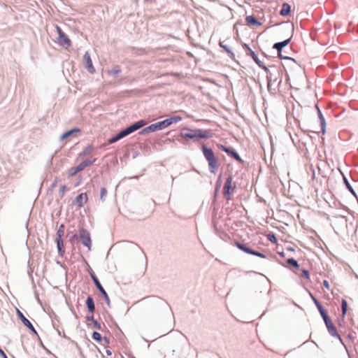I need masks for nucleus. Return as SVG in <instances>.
Listing matches in <instances>:
<instances>
[{
    "label": "nucleus",
    "mask_w": 358,
    "mask_h": 358,
    "mask_svg": "<svg viewBox=\"0 0 358 358\" xmlns=\"http://www.w3.org/2000/svg\"><path fill=\"white\" fill-rule=\"evenodd\" d=\"M96 161V159H94L93 160H87L82 162L79 165L75 167H72L69 170V175L70 177L74 176L76 173L78 172L83 171L85 167L92 165L94 162Z\"/></svg>",
    "instance_id": "39448f33"
},
{
    "label": "nucleus",
    "mask_w": 358,
    "mask_h": 358,
    "mask_svg": "<svg viewBox=\"0 0 358 358\" xmlns=\"http://www.w3.org/2000/svg\"><path fill=\"white\" fill-rule=\"evenodd\" d=\"M79 130L78 129H72L71 131H66V133H64L63 135H62V138H67L68 136H71L74 131H78Z\"/></svg>",
    "instance_id": "c756f323"
},
{
    "label": "nucleus",
    "mask_w": 358,
    "mask_h": 358,
    "mask_svg": "<svg viewBox=\"0 0 358 358\" xmlns=\"http://www.w3.org/2000/svg\"><path fill=\"white\" fill-rule=\"evenodd\" d=\"M0 357L2 358H8L4 352L0 348Z\"/></svg>",
    "instance_id": "4c0bfd02"
},
{
    "label": "nucleus",
    "mask_w": 358,
    "mask_h": 358,
    "mask_svg": "<svg viewBox=\"0 0 358 358\" xmlns=\"http://www.w3.org/2000/svg\"><path fill=\"white\" fill-rule=\"evenodd\" d=\"M106 195H107V190H106V189L105 187L101 188V190H100V199L102 201H105Z\"/></svg>",
    "instance_id": "393cba45"
},
{
    "label": "nucleus",
    "mask_w": 358,
    "mask_h": 358,
    "mask_svg": "<svg viewBox=\"0 0 358 358\" xmlns=\"http://www.w3.org/2000/svg\"><path fill=\"white\" fill-rule=\"evenodd\" d=\"M86 305H87L88 310L90 313H93L95 310V306H94V300L92 296H89L87 297V301H86Z\"/></svg>",
    "instance_id": "6ab92c4d"
},
{
    "label": "nucleus",
    "mask_w": 358,
    "mask_h": 358,
    "mask_svg": "<svg viewBox=\"0 0 358 358\" xmlns=\"http://www.w3.org/2000/svg\"><path fill=\"white\" fill-rule=\"evenodd\" d=\"M291 10V6L287 3H285L282 6V8L280 10V14L282 16H285L289 14Z\"/></svg>",
    "instance_id": "aec40b11"
},
{
    "label": "nucleus",
    "mask_w": 358,
    "mask_h": 358,
    "mask_svg": "<svg viewBox=\"0 0 358 358\" xmlns=\"http://www.w3.org/2000/svg\"><path fill=\"white\" fill-rule=\"evenodd\" d=\"M317 308L319 312H322V311L324 310L322 306L321 305V303L320 305L317 306Z\"/></svg>",
    "instance_id": "58836bf2"
},
{
    "label": "nucleus",
    "mask_w": 358,
    "mask_h": 358,
    "mask_svg": "<svg viewBox=\"0 0 358 358\" xmlns=\"http://www.w3.org/2000/svg\"><path fill=\"white\" fill-rule=\"evenodd\" d=\"M245 22L247 24L250 26H260L262 24L253 15L247 16Z\"/></svg>",
    "instance_id": "f3484780"
},
{
    "label": "nucleus",
    "mask_w": 358,
    "mask_h": 358,
    "mask_svg": "<svg viewBox=\"0 0 358 358\" xmlns=\"http://www.w3.org/2000/svg\"><path fill=\"white\" fill-rule=\"evenodd\" d=\"M289 41H290V38H288V39L285 40L282 42H279V43H276L274 44L273 48L276 49L278 50L279 57H280L282 58H287V57H283L281 55V51H282V49L283 47H285L289 44Z\"/></svg>",
    "instance_id": "4468645a"
},
{
    "label": "nucleus",
    "mask_w": 358,
    "mask_h": 358,
    "mask_svg": "<svg viewBox=\"0 0 358 358\" xmlns=\"http://www.w3.org/2000/svg\"><path fill=\"white\" fill-rule=\"evenodd\" d=\"M157 123L158 124L159 129H162L164 128L169 127L171 124V120L166 119Z\"/></svg>",
    "instance_id": "412c9836"
},
{
    "label": "nucleus",
    "mask_w": 358,
    "mask_h": 358,
    "mask_svg": "<svg viewBox=\"0 0 358 358\" xmlns=\"http://www.w3.org/2000/svg\"><path fill=\"white\" fill-rule=\"evenodd\" d=\"M169 120H171V123H172V122H178L182 120V118L179 116H177V117H171Z\"/></svg>",
    "instance_id": "2f4dec72"
},
{
    "label": "nucleus",
    "mask_w": 358,
    "mask_h": 358,
    "mask_svg": "<svg viewBox=\"0 0 358 358\" xmlns=\"http://www.w3.org/2000/svg\"><path fill=\"white\" fill-rule=\"evenodd\" d=\"M157 130H159V128L158 127L157 123L152 124L150 125L148 127L144 128L141 131V134H148L150 132L155 131Z\"/></svg>",
    "instance_id": "a211bd4d"
},
{
    "label": "nucleus",
    "mask_w": 358,
    "mask_h": 358,
    "mask_svg": "<svg viewBox=\"0 0 358 358\" xmlns=\"http://www.w3.org/2000/svg\"><path fill=\"white\" fill-rule=\"evenodd\" d=\"M146 124V122L144 120H140L136 122H135L134 124L129 126V127L126 128L125 129L121 131L117 135L115 136L110 138L108 140V143L112 144L120 139L124 138V136L131 134L132 132L141 129L143 126Z\"/></svg>",
    "instance_id": "f257e3e1"
},
{
    "label": "nucleus",
    "mask_w": 358,
    "mask_h": 358,
    "mask_svg": "<svg viewBox=\"0 0 358 358\" xmlns=\"http://www.w3.org/2000/svg\"><path fill=\"white\" fill-rule=\"evenodd\" d=\"M323 285H324V287H325L327 289H329L330 286H329V282H328L327 280H324V281H323Z\"/></svg>",
    "instance_id": "c9c22d12"
},
{
    "label": "nucleus",
    "mask_w": 358,
    "mask_h": 358,
    "mask_svg": "<svg viewBox=\"0 0 358 358\" xmlns=\"http://www.w3.org/2000/svg\"><path fill=\"white\" fill-rule=\"evenodd\" d=\"M220 46L222 48L229 56L233 57L234 53L231 51V50L225 45L223 44L222 42H220Z\"/></svg>",
    "instance_id": "b1692460"
},
{
    "label": "nucleus",
    "mask_w": 358,
    "mask_h": 358,
    "mask_svg": "<svg viewBox=\"0 0 358 358\" xmlns=\"http://www.w3.org/2000/svg\"><path fill=\"white\" fill-rule=\"evenodd\" d=\"M341 307H342V314L344 316L346 314L347 308H348V303H347L346 300H345V299L342 300Z\"/></svg>",
    "instance_id": "a878e982"
},
{
    "label": "nucleus",
    "mask_w": 358,
    "mask_h": 358,
    "mask_svg": "<svg viewBox=\"0 0 358 358\" xmlns=\"http://www.w3.org/2000/svg\"><path fill=\"white\" fill-rule=\"evenodd\" d=\"M243 47L247 52L248 55L250 56L259 66H263L262 62L259 59L255 52L249 47L248 45L244 43Z\"/></svg>",
    "instance_id": "9b49d317"
},
{
    "label": "nucleus",
    "mask_w": 358,
    "mask_h": 358,
    "mask_svg": "<svg viewBox=\"0 0 358 358\" xmlns=\"http://www.w3.org/2000/svg\"><path fill=\"white\" fill-rule=\"evenodd\" d=\"M232 178L231 176L228 177L223 187V194L227 200L230 199L231 191L235 188V185L232 184Z\"/></svg>",
    "instance_id": "423d86ee"
},
{
    "label": "nucleus",
    "mask_w": 358,
    "mask_h": 358,
    "mask_svg": "<svg viewBox=\"0 0 358 358\" xmlns=\"http://www.w3.org/2000/svg\"><path fill=\"white\" fill-rule=\"evenodd\" d=\"M80 238L83 244L86 246L89 250H91L92 241L90 233L85 229H80Z\"/></svg>",
    "instance_id": "0eeeda50"
},
{
    "label": "nucleus",
    "mask_w": 358,
    "mask_h": 358,
    "mask_svg": "<svg viewBox=\"0 0 358 358\" xmlns=\"http://www.w3.org/2000/svg\"><path fill=\"white\" fill-rule=\"evenodd\" d=\"M202 151L205 158L208 161L210 172L215 173L218 169V163L213 151L210 148H208L204 145L202 148Z\"/></svg>",
    "instance_id": "7ed1b4c3"
},
{
    "label": "nucleus",
    "mask_w": 358,
    "mask_h": 358,
    "mask_svg": "<svg viewBox=\"0 0 358 358\" xmlns=\"http://www.w3.org/2000/svg\"><path fill=\"white\" fill-rule=\"evenodd\" d=\"M302 275L306 279H309V272L307 270H303L302 271Z\"/></svg>",
    "instance_id": "473e14b6"
},
{
    "label": "nucleus",
    "mask_w": 358,
    "mask_h": 358,
    "mask_svg": "<svg viewBox=\"0 0 358 358\" xmlns=\"http://www.w3.org/2000/svg\"><path fill=\"white\" fill-rule=\"evenodd\" d=\"M321 316L322 317L324 322H326L327 320H329L330 318L328 317L327 313L325 310H323L322 312H320Z\"/></svg>",
    "instance_id": "7c9ffc66"
},
{
    "label": "nucleus",
    "mask_w": 358,
    "mask_h": 358,
    "mask_svg": "<svg viewBox=\"0 0 358 358\" xmlns=\"http://www.w3.org/2000/svg\"><path fill=\"white\" fill-rule=\"evenodd\" d=\"M76 203L78 208H81L87 201V195L86 193H81L76 198Z\"/></svg>",
    "instance_id": "dca6fc26"
},
{
    "label": "nucleus",
    "mask_w": 358,
    "mask_h": 358,
    "mask_svg": "<svg viewBox=\"0 0 358 358\" xmlns=\"http://www.w3.org/2000/svg\"><path fill=\"white\" fill-rule=\"evenodd\" d=\"M56 242H57V245L58 251H59V254L61 255H62L64 253V244H63L62 238V239L56 238Z\"/></svg>",
    "instance_id": "4be33fe9"
},
{
    "label": "nucleus",
    "mask_w": 358,
    "mask_h": 358,
    "mask_svg": "<svg viewBox=\"0 0 358 358\" xmlns=\"http://www.w3.org/2000/svg\"><path fill=\"white\" fill-rule=\"evenodd\" d=\"M56 29L58 34L57 43L66 48L70 47L71 42L69 37L62 31L59 27L57 26Z\"/></svg>",
    "instance_id": "20e7f679"
},
{
    "label": "nucleus",
    "mask_w": 358,
    "mask_h": 358,
    "mask_svg": "<svg viewBox=\"0 0 358 358\" xmlns=\"http://www.w3.org/2000/svg\"><path fill=\"white\" fill-rule=\"evenodd\" d=\"M311 298L316 306L320 304V303L318 301V300L317 299H315L313 295H311Z\"/></svg>",
    "instance_id": "e433bc0d"
},
{
    "label": "nucleus",
    "mask_w": 358,
    "mask_h": 358,
    "mask_svg": "<svg viewBox=\"0 0 358 358\" xmlns=\"http://www.w3.org/2000/svg\"><path fill=\"white\" fill-rule=\"evenodd\" d=\"M93 323H94V327L96 329H101V325H100V324L96 320H93Z\"/></svg>",
    "instance_id": "f704fd0d"
},
{
    "label": "nucleus",
    "mask_w": 358,
    "mask_h": 358,
    "mask_svg": "<svg viewBox=\"0 0 358 358\" xmlns=\"http://www.w3.org/2000/svg\"><path fill=\"white\" fill-rule=\"evenodd\" d=\"M66 190V187L65 185H63L60 187L59 191H60L62 196L64 194Z\"/></svg>",
    "instance_id": "72a5a7b5"
},
{
    "label": "nucleus",
    "mask_w": 358,
    "mask_h": 358,
    "mask_svg": "<svg viewBox=\"0 0 358 358\" xmlns=\"http://www.w3.org/2000/svg\"><path fill=\"white\" fill-rule=\"evenodd\" d=\"M17 313L19 318L22 320L23 324L26 326L27 328H29L30 330L34 331V333H36L32 324L24 316V315L19 310H17Z\"/></svg>",
    "instance_id": "ddd939ff"
},
{
    "label": "nucleus",
    "mask_w": 358,
    "mask_h": 358,
    "mask_svg": "<svg viewBox=\"0 0 358 358\" xmlns=\"http://www.w3.org/2000/svg\"><path fill=\"white\" fill-rule=\"evenodd\" d=\"M132 358H136V357H132Z\"/></svg>",
    "instance_id": "79ce46f5"
},
{
    "label": "nucleus",
    "mask_w": 358,
    "mask_h": 358,
    "mask_svg": "<svg viewBox=\"0 0 358 358\" xmlns=\"http://www.w3.org/2000/svg\"><path fill=\"white\" fill-rule=\"evenodd\" d=\"M220 148L225 152L226 153L230 155L231 157H233L236 160H237L239 162H242V159L239 156V155L235 152L234 150H231V148H229L227 147H225L222 145L220 146Z\"/></svg>",
    "instance_id": "f8f14e48"
},
{
    "label": "nucleus",
    "mask_w": 358,
    "mask_h": 358,
    "mask_svg": "<svg viewBox=\"0 0 358 358\" xmlns=\"http://www.w3.org/2000/svg\"><path fill=\"white\" fill-rule=\"evenodd\" d=\"M236 245L237 246V248H238L240 250H243V252H246V253H248V254H250V255H255V256H257V257H259L261 258H266V255L261 253V252H259L257 251H255L252 249H250L248 248V247H246L245 245L239 243V242H237L236 243Z\"/></svg>",
    "instance_id": "6e6552de"
},
{
    "label": "nucleus",
    "mask_w": 358,
    "mask_h": 358,
    "mask_svg": "<svg viewBox=\"0 0 358 358\" xmlns=\"http://www.w3.org/2000/svg\"><path fill=\"white\" fill-rule=\"evenodd\" d=\"M180 136L184 138H208L210 137V132L202 129H184L180 131Z\"/></svg>",
    "instance_id": "f03ea898"
},
{
    "label": "nucleus",
    "mask_w": 358,
    "mask_h": 358,
    "mask_svg": "<svg viewBox=\"0 0 358 358\" xmlns=\"http://www.w3.org/2000/svg\"><path fill=\"white\" fill-rule=\"evenodd\" d=\"M287 263L289 264L292 265L293 266H294L296 268H299V265L298 262L295 259H294L293 258L288 259H287Z\"/></svg>",
    "instance_id": "cd10ccee"
},
{
    "label": "nucleus",
    "mask_w": 358,
    "mask_h": 358,
    "mask_svg": "<svg viewBox=\"0 0 358 358\" xmlns=\"http://www.w3.org/2000/svg\"><path fill=\"white\" fill-rule=\"evenodd\" d=\"M83 58H84V60L85 62L86 67H87V70L89 71V72L94 73L95 69H94V66L92 64V62L90 55V54L87 52H85V54L84 55Z\"/></svg>",
    "instance_id": "2eb2a0df"
},
{
    "label": "nucleus",
    "mask_w": 358,
    "mask_h": 358,
    "mask_svg": "<svg viewBox=\"0 0 358 358\" xmlns=\"http://www.w3.org/2000/svg\"><path fill=\"white\" fill-rule=\"evenodd\" d=\"M87 320H89V321H92V322H93V320H94V317H93L92 315V316H88V317H87Z\"/></svg>",
    "instance_id": "ea45409f"
},
{
    "label": "nucleus",
    "mask_w": 358,
    "mask_h": 358,
    "mask_svg": "<svg viewBox=\"0 0 358 358\" xmlns=\"http://www.w3.org/2000/svg\"><path fill=\"white\" fill-rule=\"evenodd\" d=\"M91 276H92V280H93L96 287L100 291V292L102 294V295H103L106 302L107 303V304L109 305L110 299H109V297H108L106 292L105 291V289H103V287H102V285L99 282V281L97 279V278L94 275H93V274H92Z\"/></svg>",
    "instance_id": "1a4fd4ad"
},
{
    "label": "nucleus",
    "mask_w": 358,
    "mask_h": 358,
    "mask_svg": "<svg viewBox=\"0 0 358 358\" xmlns=\"http://www.w3.org/2000/svg\"><path fill=\"white\" fill-rule=\"evenodd\" d=\"M326 327L328 329L329 333L334 337L338 338L340 341H341V336L338 334L336 328L334 325L333 322L331 319L327 320L324 322Z\"/></svg>",
    "instance_id": "9d476101"
},
{
    "label": "nucleus",
    "mask_w": 358,
    "mask_h": 358,
    "mask_svg": "<svg viewBox=\"0 0 358 358\" xmlns=\"http://www.w3.org/2000/svg\"><path fill=\"white\" fill-rule=\"evenodd\" d=\"M92 337L94 341H96L98 342H101V336L99 332H93Z\"/></svg>",
    "instance_id": "bb28decb"
},
{
    "label": "nucleus",
    "mask_w": 358,
    "mask_h": 358,
    "mask_svg": "<svg viewBox=\"0 0 358 358\" xmlns=\"http://www.w3.org/2000/svg\"><path fill=\"white\" fill-rule=\"evenodd\" d=\"M106 354H107L108 355H111V352H110V351H109V350H106Z\"/></svg>",
    "instance_id": "a19ab883"
},
{
    "label": "nucleus",
    "mask_w": 358,
    "mask_h": 358,
    "mask_svg": "<svg viewBox=\"0 0 358 358\" xmlns=\"http://www.w3.org/2000/svg\"><path fill=\"white\" fill-rule=\"evenodd\" d=\"M267 238L273 243H277V238L273 234H269L267 235Z\"/></svg>",
    "instance_id": "c85d7f7f"
},
{
    "label": "nucleus",
    "mask_w": 358,
    "mask_h": 358,
    "mask_svg": "<svg viewBox=\"0 0 358 358\" xmlns=\"http://www.w3.org/2000/svg\"><path fill=\"white\" fill-rule=\"evenodd\" d=\"M64 234V226L61 224L57 231V238L62 239Z\"/></svg>",
    "instance_id": "5701e85b"
}]
</instances>
